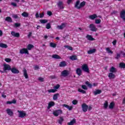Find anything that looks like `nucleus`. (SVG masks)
I'll return each instance as SVG.
<instances>
[{
  "instance_id": "obj_1",
  "label": "nucleus",
  "mask_w": 125,
  "mask_h": 125,
  "mask_svg": "<svg viewBox=\"0 0 125 125\" xmlns=\"http://www.w3.org/2000/svg\"><path fill=\"white\" fill-rule=\"evenodd\" d=\"M82 69L85 73H89V68L86 63H84L82 66Z\"/></svg>"
},
{
  "instance_id": "obj_2",
  "label": "nucleus",
  "mask_w": 125,
  "mask_h": 125,
  "mask_svg": "<svg viewBox=\"0 0 125 125\" xmlns=\"http://www.w3.org/2000/svg\"><path fill=\"white\" fill-rule=\"evenodd\" d=\"M88 28L90 29L91 32H96V31L98 30V29L96 28L95 25L94 24H89Z\"/></svg>"
},
{
  "instance_id": "obj_3",
  "label": "nucleus",
  "mask_w": 125,
  "mask_h": 125,
  "mask_svg": "<svg viewBox=\"0 0 125 125\" xmlns=\"http://www.w3.org/2000/svg\"><path fill=\"white\" fill-rule=\"evenodd\" d=\"M62 114V110L60 109L56 110L53 112V115L55 116V117H58L59 115H61Z\"/></svg>"
},
{
  "instance_id": "obj_4",
  "label": "nucleus",
  "mask_w": 125,
  "mask_h": 125,
  "mask_svg": "<svg viewBox=\"0 0 125 125\" xmlns=\"http://www.w3.org/2000/svg\"><path fill=\"white\" fill-rule=\"evenodd\" d=\"M58 7H59L60 9H64V4L63 3V1L60 0L57 3Z\"/></svg>"
},
{
  "instance_id": "obj_5",
  "label": "nucleus",
  "mask_w": 125,
  "mask_h": 125,
  "mask_svg": "<svg viewBox=\"0 0 125 125\" xmlns=\"http://www.w3.org/2000/svg\"><path fill=\"white\" fill-rule=\"evenodd\" d=\"M18 113H19V118H23L26 117V114L24 112V111L18 110Z\"/></svg>"
},
{
  "instance_id": "obj_6",
  "label": "nucleus",
  "mask_w": 125,
  "mask_h": 125,
  "mask_svg": "<svg viewBox=\"0 0 125 125\" xmlns=\"http://www.w3.org/2000/svg\"><path fill=\"white\" fill-rule=\"evenodd\" d=\"M69 71L64 70L61 72V76H62V77H67V76H69Z\"/></svg>"
},
{
  "instance_id": "obj_7",
  "label": "nucleus",
  "mask_w": 125,
  "mask_h": 125,
  "mask_svg": "<svg viewBox=\"0 0 125 125\" xmlns=\"http://www.w3.org/2000/svg\"><path fill=\"white\" fill-rule=\"evenodd\" d=\"M82 108L83 112H87V109H88V105L86 104L85 103H83L82 105Z\"/></svg>"
},
{
  "instance_id": "obj_8",
  "label": "nucleus",
  "mask_w": 125,
  "mask_h": 125,
  "mask_svg": "<svg viewBox=\"0 0 125 125\" xmlns=\"http://www.w3.org/2000/svg\"><path fill=\"white\" fill-rule=\"evenodd\" d=\"M20 53L21 54H29V51H28V49L27 48H22L20 50Z\"/></svg>"
},
{
  "instance_id": "obj_9",
  "label": "nucleus",
  "mask_w": 125,
  "mask_h": 125,
  "mask_svg": "<svg viewBox=\"0 0 125 125\" xmlns=\"http://www.w3.org/2000/svg\"><path fill=\"white\" fill-rule=\"evenodd\" d=\"M120 17L123 19V21H125V10H122L120 12Z\"/></svg>"
},
{
  "instance_id": "obj_10",
  "label": "nucleus",
  "mask_w": 125,
  "mask_h": 125,
  "mask_svg": "<svg viewBox=\"0 0 125 125\" xmlns=\"http://www.w3.org/2000/svg\"><path fill=\"white\" fill-rule=\"evenodd\" d=\"M4 71H10L11 70V67L9 64H4Z\"/></svg>"
},
{
  "instance_id": "obj_11",
  "label": "nucleus",
  "mask_w": 125,
  "mask_h": 125,
  "mask_svg": "<svg viewBox=\"0 0 125 125\" xmlns=\"http://www.w3.org/2000/svg\"><path fill=\"white\" fill-rule=\"evenodd\" d=\"M11 35L13 36V37H15V38H19L20 37V33H16L14 31H12L11 32Z\"/></svg>"
},
{
  "instance_id": "obj_12",
  "label": "nucleus",
  "mask_w": 125,
  "mask_h": 125,
  "mask_svg": "<svg viewBox=\"0 0 125 125\" xmlns=\"http://www.w3.org/2000/svg\"><path fill=\"white\" fill-rule=\"evenodd\" d=\"M108 78L109 80H114L116 78V75L114 73L110 72L108 73Z\"/></svg>"
},
{
  "instance_id": "obj_13",
  "label": "nucleus",
  "mask_w": 125,
  "mask_h": 125,
  "mask_svg": "<svg viewBox=\"0 0 125 125\" xmlns=\"http://www.w3.org/2000/svg\"><path fill=\"white\" fill-rule=\"evenodd\" d=\"M76 74L78 76H82V74H83V71H82V69L80 68H77L76 70Z\"/></svg>"
},
{
  "instance_id": "obj_14",
  "label": "nucleus",
  "mask_w": 125,
  "mask_h": 125,
  "mask_svg": "<svg viewBox=\"0 0 125 125\" xmlns=\"http://www.w3.org/2000/svg\"><path fill=\"white\" fill-rule=\"evenodd\" d=\"M86 39H87L88 40V41H90L91 42L95 41V39L93 38L92 37V36L90 35H87L86 36Z\"/></svg>"
},
{
  "instance_id": "obj_15",
  "label": "nucleus",
  "mask_w": 125,
  "mask_h": 125,
  "mask_svg": "<svg viewBox=\"0 0 125 125\" xmlns=\"http://www.w3.org/2000/svg\"><path fill=\"white\" fill-rule=\"evenodd\" d=\"M54 105H55V103H54V102H49L48 104L47 109H50V108H51V107H53Z\"/></svg>"
},
{
  "instance_id": "obj_16",
  "label": "nucleus",
  "mask_w": 125,
  "mask_h": 125,
  "mask_svg": "<svg viewBox=\"0 0 125 125\" xmlns=\"http://www.w3.org/2000/svg\"><path fill=\"white\" fill-rule=\"evenodd\" d=\"M11 71L13 74H19V71L15 67L11 68Z\"/></svg>"
},
{
  "instance_id": "obj_17",
  "label": "nucleus",
  "mask_w": 125,
  "mask_h": 125,
  "mask_svg": "<svg viewBox=\"0 0 125 125\" xmlns=\"http://www.w3.org/2000/svg\"><path fill=\"white\" fill-rule=\"evenodd\" d=\"M65 27H66V25L65 23H62L61 24V25H58L57 26V28L59 29V30H63Z\"/></svg>"
},
{
  "instance_id": "obj_18",
  "label": "nucleus",
  "mask_w": 125,
  "mask_h": 125,
  "mask_svg": "<svg viewBox=\"0 0 125 125\" xmlns=\"http://www.w3.org/2000/svg\"><path fill=\"white\" fill-rule=\"evenodd\" d=\"M6 112L8 115H9V116H10V117L13 116V111H12L10 108L7 109Z\"/></svg>"
},
{
  "instance_id": "obj_19",
  "label": "nucleus",
  "mask_w": 125,
  "mask_h": 125,
  "mask_svg": "<svg viewBox=\"0 0 125 125\" xmlns=\"http://www.w3.org/2000/svg\"><path fill=\"white\" fill-rule=\"evenodd\" d=\"M109 72L110 73H117V69L115 68L114 66H112L110 69H109Z\"/></svg>"
},
{
  "instance_id": "obj_20",
  "label": "nucleus",
  "mask_w": 125,
  "mask_h": 125,
  "mask_svg": "<svg viewBox=\"0 0 125 125\" xmlns=\"http://www.w3.org/2000/svg\"><path fill=\"white\" fill-rule=\"evenodd\" d=\"M63 107H65V108H67L69 110V111H71L73 109V106H69L68 104H63L62 105Z\"/></svg>"
},
{
  "instance_id": "obj_21",
  "label": "nucleus",
  "mask_w": 125,
  "mask_h": 125,
  "mask_svg": "<svg viewBox=\"0 0 125 125\" xmlns=\"http://www.w3.org/2000/svg\"><path fill=\"white\" fill-rule=\"evenodd\" d=\"M69 59H70V60L74 61L75 60H78V56H77V55H72L69 57Z\"/></svg>"
},
{
  "instance_id": "obj_22",
  "label": "nucleus",
  "mask_w": 125,
  "mask_h": 125,
  "mask_svg": "<svg viewBox=\"0 0 125 125\" xmlns=\"http://www.w3.org/2000/svg\"><path fill=\"white\" fill-rule=\"evenodd\" d=\"M95 52H96V49L95 48H93L87 51L88 54H92L93 53H95Z\"/></svg>"
},
{
  "instance_id": "obj_23",
  "label": "nucleus",
  "mask_w": 125,
  "mask_h": 125,
  "mask_svg": "<svg viewBox=\"0 0 125 125\" xmlns=\"http://www.w3.org/2000/svg\"><path fill=\"white\" fill-rule=\"evenodd\" d=\"M95 18H97V15L96 14H93L89 16V19H91V20H94Z\"/></svg>"
},
{
  "instance_id": "obj_24",
  "label": "nucleus",
  "mask_w": 125,
  "mask_h": 125,
  "mask_svg": "<svg viewBox=\"0 0 125 125\" xmlns=\"http://www.w3.org/2000/svg\"><path fill=\"white\" fill-rule=\"evenodd\" d=\"M108 107L109 109H114V107H115V103L114 102H111L110 103Z\"/></svg>"
},
{
  "instance_id": "obj_25",
  "label": "nucleus",
  "mask_w": 125,
  "mask_h": 125,
  "mask_svg": "<svg viewBox=\"0 0 125 125\" xmlns=\"http://www.w3.org/2000/svg\"><path fill=\"white\" fill-rule=\"evenodd\" d=\"M52 58L54 59H61V57L57 54H54L52 56Z\"/></svg>"
},
{
  "instance_id": "obj_26",
  "label": "nucleus",
  "mask_w": 125,
  "mask_h": 125,
  "mask_svg": "<svg viewBox=\"0 0 125 125\" xmlns=\"http://www.w3.org/2000/svg\"><path fill=\"white\" fill-rule=\"evenodd\" d=\"M59 66L60 67H65V66H67V63H66V62L62 61L60 62Z\"/></svg>"
},
{
  "instance_id": "obj_27",
  "label": "nucleus",
  "mask_w": 125,
  "mask_h": 125,
  "mask_svg": "<svg viewBox=\"0 0 125 125\" xmlns=\"http://www.w3.org/2000/svg\"><path fill=\"white\" fill-rule=\"evenodd\" d=\"M5 21L8 22L9 23H12V19L10 17H7L5 19Z\"/></svg>"
},
{
  "instance_id": "obj_28",
  "label": "nucleus",
  "mask_w": 125,
  "mask_h": 125,
  "mask_svg": "<svg viewBox=\"0 0 125 125\" xmlns=\"http://www.w3.org/2000/svg\"><path fill=\"white\" fill-rule=\"evenodd\" d=\"M75 124H76V119H73L70 122L67 123V125H74Z\"/></svg>"
},
{
  "instance_id": "obj_29",
  "label": "nucleus",
  "mask_w": 125,
  "mask_h": 125,
  "mask_svg": "<svg viewBox=\"0 0 125 125\" xmlns=\"http://www.w3.org/2000/svg\"><path fill=\"white\" fill-rule=\"evenodd\" d=\"M102 91L101 90L97 89L96 91H94V95H97V94H100L102 93Z\"/></svg>"
},
{
  "instance_id": "obj_30",
  "label": "nucleus",
  "mask_w": 125,
  "mask_h": 125,
  "mask_svg": "<svg viewBox=\"0 0 125 125\" xmlns=\"http://www.w3.org/2000/svg\"><path fill=\"white\" fill-rule=\"evenodd\" d=\"M80 0H78L76 1V2L75 4V8H77V9H80V8H79V7H80V6H79V5H80Z\"/></svg>"
},
{
  "instance_id": "obj_31",
  "label": "nucleus",
  "mask_w": 125,
  "mask_h": 125,
  "mask_svg": "<svg viewBox=\"0 0 125 125\" xmlns=\"http://www.w3.org/2000/svg\"><path fill=\"white\" fill-rule=\"evenodd\" d=\"M84 5H85V1H83V2L80 3L78 8H79V9H81V8H82V7H83Z\"/></svg>"
},
{
  "instance_id": "obj_32",
  "label": "nucleus",
  "mask_w": 125,
  "mask_h": 125,
  "mask_svg": "<svg viewBox=\"0 0 125 125\" xmlns=\"http://www.w3.org/2000/svg\"><path fill=\"white\" fill-rule=\"evenodd\" d=\"M21 16H23V17H25V18H27V17H29V13L23 12L21 14Z\"/></svg>"
},
{
  "instance_id": "obj_33",
  "label": "nucleus",
  "mask_w": 125,
  "mask_h": 125,
  "mask_svg": "<svg viewBox=\"0 0 125 125\" xmlns=\"http://www.w3.org/2000/svg\"><path fill=\"white\" fill-rule=\"evenodd\" d=\"M119 68H121V69H125V63L120 62L119 63Z\"/></svg>"
},
{
  "instance_id": "obj_34",
  "label": "nucleus",
  "mask_w": 125,
  "mask_h": 125,
  "mask_svg": "<svg viewBox=\"0 0 125 125\" xmlns=\"http://www.w3.org/2000/svg\"><path fill=\"white\" fill-rule=\"evenodd\" d=\"M34 46H33V44H29L27 46V49H28V50H31V49H32V48H34Z\"/></svg>"
},
{
  "instance_id": "obj_35",
  "label": "nucleus",
  "mask_w": 125,
  "mask_h": 125,
  "mask_svg": "<svg viewBox=\"0 0 125 125\" xmlns=\"http://www.w3.org/2000/svg\"><path fill=\"white\" fill-rule=\"evenodd\" d=\"M0 47H1L2 48H7V45L3 43H0Z\"/></svg>"
},
{
  "instance_id": "obj_36",
  "label": "nucleus",
  "mask_w": 125,
  "mask_h": 125,
  "mask_svg": "<svg viewBox=\"0 0 125 125\" xmlns=\"http://www.w3.org/2000/svg\"><path fill=\"white\" fill-rule=\"evenodd\" d=\"M48 92L49 93H54L55 92H56L57 91V90L55 89H50L47 90Z\"/></svg>"
},
{
  "instance_id": "obj_37",
  "label": "nucleus",
  "mask_w": 125,
  "mask_h": 125,
  "mask_svg": "<svg viewBox=\"0 0 125 125\" xmlns=\"http://www.w3.org/2000/svg\"><path fill=\"white\" fill-rule=\"evenodd\" d=\"M23 76L25 77V79H28L29 78L28 73H27V70L26 69L23 70Z\"/></svg>"
},
{
  "instance_id": "obj_38",
  "label": "nucleus",
  "mask_w": 125,
  "mask_h": 125,
  "mask_svg": "<svg viewBox=\"0 0 125 125\" xmlns=\"http://www.w3.org/2000/svg\"><path fill=\"white\" fill-rule=\"evenodd\" d=\"M58 96H59V93L54 94L53 97V100H57L58 99Z\"/></svg>"
},
{
  "instance_id": "obj_39",
  "label": "nucleus",
  "mask_w": 125,
  "mask_h": 125,
  "mask_svg": "<svg viewBox=\"0 0 125 125\" xmlns=\"http://www.w3.org/2000/svg\"><path fill=\"white\" fill-rule=\"evenodd\" d=\"M64 121V119L62 117H60V119L58 120V123L60 125H62V123H63Z\"/></svg>"
},
{
  "instance_id": "obj_40",
  "label": "nucleus",
  "mask_w": 125,
  "mask_h": 125,
  "mask_svg": "<svg viewBox=\"0 0 125 125\" xmlns=\"http://www.w3.org/2000/svg\"><path fill=\"white\" fill-rule=\"evenodd\" d=\"M40 22L41 24H45V23H47V22H48V21L47 20H40Z\"/></svg>"
},
{
  "instance_id": "obj_41",
  "label": "nucleus",
  "mask_w": 125,
  "mask_h": 125,
  "mask_svg": "<svg viewBox=\"0 0 125 125\" xmlns=\"http://www.w3.org/2000/svg\"><path fill=\"white\" fill-rule=\"evenodd\" d=\"M85 83L90 88H91V87H92V84H91L90 83H89V82L86 81V82H85Z\"/></svg>"
},
{
  "instance_id": "obj_42",
  "label": "nucleus",
  "mask_w": 125,
  "mask_h": 125,
  "mask_svg": "<svg viewBox=\"0 0 125 125\" xmlns=\"http://www.w3.org/2000/svg\"><path fill=\"white\" fill-rule=\"evenodd\" d=\"M106 52H107V53L108 54H113V52L112 50H111V49H110V48L109 47H107L106 48Z\"/></svg>"
},
{
  "instance_id": "obj_43",
  "label": "nucleus",
  "mask_w": 125,
  "mask_h": 125,
  "mask_svg": "<svg viewBox=\"0 0 125 125\" xmlns=\"http://www.w3.org/2000/svg\"><path fill=\"white\" fill-rule=\"evenodd\" d=\"M50 46L51 47H53V48H55V47H56V43H54V42H50Z\"/></svg>"
},
{
  "instance_id": "obj_44",
  "label": "nucleus",
  "mask_w": 125,
  "mask_h": 125,
  "mask_svg": "<svg viewBox=\"0 0 125 125\" xmlns=\"http://www.w3.org/2000/svg\"><path fill=\"white\" fill-rule=\"evenodd\" d=\"M119 58H121V54L117 53L116 55L115 56V59H119Z\"/></svg>"
},
{
  "instance_id": "obj_45",
  "label": "nucleus",
  "mask_w": 125,
  "mask_h": 125,
  "mask_svg": "<svg viewBox=\"0 0 125 125\" xmlns=\"http://www.w3.org/2000/svg\"><path fill=\"white\" fill-rule=\"evenodd\" d=\"M108 101H106L104 104V109H107L108 108Z\"/></svg>"
},
{
  "instance_id": "obj_46",
  "label": "nucleus",
  "mask_w": 125,
  "mask_h": 125,
  "mask_svg": "<svg viewBox=\"0 0 125 125\" xmlns=\"http://www.w3.org/2000/svg\"><path fill=\"white\" fill-rule=\"evenodd\" d=\"M79 92H81V93H83V94H85V93H86V92L84 91L83 89H82L81 88L78 89Z\"/></svg>"
},
{
  "instance_id": "obj_47",
  "label": "nucleus",
  "mask_w": 125,
  "mask_h": 125,
  "mask_svg": "<svg viewBox=\"0 0 125 125\" xmlns=\"http://www.w3.org/2000/svg\"><path fill=\"white\" fill-rule=\"evenodd\" d=\"M51 28V25L50 24V23H48L46 25V29H47L48 30H49Z\"/></svg>"
},
{
  "instance_id": "obj_48",
  "label": "nucleus",
  "mask_w": 125,
  "mask_h": 125,
  "mask_svg": "<svg viewBox=\"0 0 125 125\" xmlns=\"http://www.w3.org/2000/svg\"><path fill=\"white\" fill-rule=\"evenodd\" d=\"M65 48H68L69 50H73V47L69 45H65Z\"/></svg>"
},
{
  "instance_id": "obj_49",
  "label": "nucleus",
  "mask_w": 125,
  "mask_h": 125,
  "mask_svg": "<svg viewBox=\"0 0 125 125\" xmlns=\"http://www.w3.org/2000/svg\"><path fill=\"white\" fill-rule=\"evenodd\" d=\"M95 22L96 24H100L101 23V20L100 19L95 20Z\"/></svg>"
},
{
  "instance_id": "obj_50",
  "label": "nucleus",
  "mask_w": 125,
  "mask_h": 125,
  "mask_svg": "<svg viewBox=\"0 0 125 125\" xmlns=\"http://www.w3.org/2000/svg\"><path fill=\"white\" fill-rule=\"evenodd\" d=\"M59 87H60V85L59 84H58L54 87V88H55V89L57 90V89H58Z\"/></svg>"
},
{
  "instance_id": "obj_51",
  "label": "nucleus",
  "mask_w": 125,
  "mask_h": 125,
  "mask_svg": "<svg viewBox=\"0 0 125 125\" xmlns=\"http://www.w3.org/2000/svg\"><path fill=\"white\" fill-rule=\"evenodd\" d=\"M72 104L73 105H77L78 104V101L74 100L72 101Z\"/></svg>"
},
{
  "instance_id": "obj_52",
  "label": "nucleus",
  "mask_w": 125,
  "mask_h": 125,
  "mask_svg": "<svg viewBox=\"0 0 125 125\" xmlns=\"http://www.w3.org/2000/svg\"><path fill=\"white\" fill-rule=\"evenodd\" d=\"M82 88L83 89H85V90H87V87L85 85H82Z\"/></svg>"
},
{
  "instance_id": "obj_53",
  "label": "nucleus",
  "mask_w": 125,
  "mask_h": 125,
  "mask_svg": "<svg viewBox=\"0 0 125 125\" xmlns=\"http://www.w3.org/2000/svg\"><path fill=\"white\" fill-rule=\"evenodd\" d=\"M12 17L13 18H14V19H18V15H17V14H14L12 15Z\"/></svg>"
},
{
  "instance_id": "obj_54",
  "label": "nucleus",
  "mask_w": 125,
  "mask_h": 125,
  "mask_svg": "<svg viewBox=\"0 0 125 125\" xmlns=\"http://www.w3.org/2000/svg\"><path fill=\"white\" fill-rule=\"evenodd\" d=\"M5 61L7 63H9V62H11V59L9 58H6L5 59Z\"/></svg>"
},
{
  "instance_id": "obj_55",
  "label": "nucleus",
  "mask_w": 125,
  "mask_h": 125,
  "mask_svg": "<svg viewBox=\"0 0 125 125\" xmlns=\"http://www.w3.org/2000/svg\"><path fill=\"white\" fill-rule=\"evenodd\" d=\"M38 80L40 82H41V83H43V82H44V79L42 77H39Z\"/></svg>"
},
{
  "instance_id": "obj_56",
  "label": "nucleus",
  "mask_w": 125,
  "mask_h": 125,
  "mask_svg": "<svg viewBox=\"0 0 125 125\" xmlns=\"http://www.w3.org/2000/svg\"><path fill=\"white\" fill-rule=\"evenodd\" d=\"M20 26H21V24L19 23H15V27H16V28H18V27H20Z\"/></svg>"
},
{
  "instance_id": "obj_57",
  "label": "nucleus",
  "mask_w": 125,
  "mask_h": 125,
  "mask_svg": "<svg viewBox=\"0 0 125 125\" xmlns=\"http://www.w3.org/2000/svg\"><path fill=\"white\" fill-rule=\"evenodd\" d=\"M47 14L48 16H51V15H52V12L51 11H48L47 12Z\"/></svg>"
},
{
  "instance_id": "obj_58",
  "label": "nucleus",
  "mask_w": 125,
  "mask_h": 125,
  "mask_svg": "<svg viewBox=\"0 0 125 125\" xmlns=\"http://www.w3.org/2000/svg\"><path fill=\"white\" fill-rule=\"evenodd\" d=\"M43 16H44V13H41V14H40V16H39V17H40V18H43Z\"/></svg>"
},
{
  "instance_id": "obj_59",
  "label": "nucleus",
  "mask_w": 125,
  "mask_h": 125,
  "mask_svg": "<svg viewBox=\"0 0 125 125\" xmlns=\"http://www.w3.org/2000/svg\"><path fill=\"white\" fill-rule=\"evenodd\" d=\"M11 5H13V6H14L15 7H16V6H17V4H16V3L15 2H12L11 3Z\"/></svg>"
},
{
  "instance_id": "obj_60",
  "label": "nucleus",
  "mask_w": 125,
  "mask_h": 125,
  "mask_svg": "<svg viewBox=\"0 0 125 125\" xmlns=\"http://www.w3.org/2000/svg\"><path fill=\"white\" fill-rule=\"evenodd\" d=\"M112 44H113V45H116V44H117V40H114L112 42Z\"/></svg>"
},
{
  "instance_id": "obj_61",
  "label": "nucleus",
  "mask_w": 125,
  "mask_h": 125,
  "mask_svg": "<svg viewBox=\"0 0 125 125\" xmlns=\"http://www.w3.org/2000/svg\"><path fill=\"white\" fill-rule=\"evenodd\" d=\"M120 53L123 55V57H125V53L124 51H121Z\"/></svg>"
},
{
  "instance_id": "obj_62",
  "label": "nucleus",
  "mask_w": 125,
  "mask_h": 125,
  "mask_svg": "<svg viewBox=\"0 0 125 125\" xmlns=\"http://www.w3.org/2000/svg\"><path fill=\"white\" fill-rule=\"evenodd\" d=\"M2 97H3V98H6V95H5L4 94V92H3L2 93V95H1Z\"/></svg>"
},
{
  "instance_id": "obj_63",
  "label": "nucleus",
  "mask_w": 125,
  "mask_h": 125,
  "mask_svg": "<svg viewBox=\"0 0 125 125\" xmlns=\"http://www.w3.org/2000/svg\"><path fill=\"white\" fill-rule=\"evenodd\" d=\"M32 34L33 33L32 32H29L28 35H27L28 38H30Z\"/></svg>"
},
{
  "instance_id": "obj_64",
  "label": "nucleus",
  "mask_w": 125,
  "mask_h": 125,
  "mask_svg": "<svg viewBox=\"0 0 125 125\" xmlns=\"http://www.w3.org/2000/svg\"><path fill=\"white\" fill-rule=\"evenodd\" d=\"M122 104H125V97L123 98Z\"/></svg>"
}]
</instances>
